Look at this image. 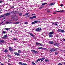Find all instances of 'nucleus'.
Instances as JSON below:
<instances>
[{
    "mask_svg": "<svg viewBox=\"0 0 65 65\" xmlns=\"http://www.w3.org/2000/svg\"><path fill=\"white\" fill-rule=\"evenodd\" d=\"M58 65H62V64H61V63H60L58 64Z\"/></svg>",
    "mask_w": 65,
    "mask_h": 65,
    "instance_id": "nucleus-52",
    "label": "nucleus"
},
{
    "mask_svg": "<svg viewBox=\"0 0 65 65\" xmlns=\"http://www.w3.org/2000/svg\"><path fill=\"white\" fill-rule=\"evenodd\" d=\"M55 55H57V54H58V53H56V52H55Z\"/></svg>",
    "mask_w": 65,
    "mask_h": 65,
    "instance_id": "nucleus-50",
    "label": "nucleus"
},
{
    "mask_svg": "<svg viewBox=\"0 0 65 65\" xmlns=\"http://www.w3.org/2000/svg\"><path fill=\"white\" fill-rule=\"evenodd\" d=\"M56 12H54L53 13V14H56Z\"/></svg>",
    "mask_w": 65,
    "mask_h": 65,
    "instance_id": "nucleus-60",
    "label": "nucleus"
},
{
    "mask_svg": "<svg viewBox=\"0 0 65 65\" xmlns=\"http://www.w3.org/2000/svg\"><path fill=\"white\" fill-rule=\"evenodd\" d=\"M30 16L31 15H28V17H30Z\"/></svg>",
    "mask_w": 65,
    "mask_h": 65,
    "instance_id": "nucleus-55",
    "label": "nucleus"
},
{
    "mask_svg": "<svg viewBox=\"0 0 65 65\" xmlns=\"http://www.w3.org/2000/svg\"><path fill=\"white\" fill-rule=\"evenodd\" d=\"M65 32V31L64 30H61V32L62 33H63Z\"/></svg>",
    "mask_w": 65,
    "mask_h": 65,
    "instance_id": "nucleus-30",
    "label": "nucleus"
},
{
    "mask_svg": "<svg viewBox=\"0 0 65 65\" xmlns=\"http://www.w3.org/2000/svg\"><path fill=\"white\" fill-rule=\"evenodd\" d=\"M29 13H26L25 14V15H28V14Z\"/></svg>",
    "mask_w": 65,
    "mask_h": 65,
    "instance_id": "nucleus-38",
    "label": "nucleus"
},
{
    "mask_svg": "<svg viewBox=\"0 0 65 65\" xmlns=\"http://www.w3.org/2000/svg\"><path fill=\"white\" fill-rule=\"evenodd\" d=\"M36 45H40V43H38V42H36Z\"/></svg>",
    "mask_w": 65,
    "mask_h": 65,
    "instance_id": "nucleus-20",
    "label": "nucleus"
},
{
    "mask_svg": "<svg viewBox=\"0 0 65 65\" xmlns=\"http://www.w3.org/2000/svg\"><path fill=\"white\" fill-rule=\"evenodd\" d=\"M42 48L43 49V50H45V51H46V50H47L46 48Z\"/></svg>",
    "mask_w": 65,
    "mask_h": 65,
    "instance_id": "nucleus-37",
    "label": "nucleus"
},
{
    "mask_svg": "<svg viewBox=\"0 0 65 65\" xmlns=\"http://www.w3.org/2000/svg\"><path fill=\"white\" fill-rule=\"evenodd\" d=\"M50 51L51 52H55V51H56V48H53L51 49Z\"/></svg>",
    "mask_w": 65,
    "mask_h": 65,
    "instance_id": "nucleus-2",
    "label": "nucleus"
},
{
    "mask_svg": "<svg viewBox=\"0 0 65 65\" xmlns=\"http://www.w3.org/2000/svg\"><path fill=\"white\" fill-rule=\"evenodd\" d=\"M41 59V62H42L43 61V60H44L45 59V58H40Z\"/></svg>",
    "mask_w": 65,
    "mask_h": 65,
    "instance_id": "nucleus-13",
    "label": "nucleus"
},
{
    "mask_svg": "<svg viewBox=\"0 0 65 65\" xmlns=\"http://www.w3.org/2000/svg\"><path fill=\"white\" fill-rule=\"evenodd\" d=\"M63 40H64V41H65V39H63Z\"/></svg>",
    "mask_w": 65,
    "mask_h": 65,
    "instance_id": "nucleus-62",
    "label": "nucleus"
},
{
    "mask_svg": "<svg viewBox=\"0 0 65 65\" xmlns=\"http://www.w3.org/2000/svg\"><path fill=\"white\" fill-rule=\"evenodd\" d=\"M64 11V10H61V11H56V12H63Z\"/></svg>",
    "mask_w": 65,
    "mask_h": 65,
    "instance_id": "nucleus-17",
    "label": "nucleus"
},
{
    "mask_svg": "<svg viewBox=\"0 0 65 65\" xmlns=\"http://www.w3.org/2000/svg\"><path fill=\"white\" fill-rule=\"evenodd\" d=\"M35 50H31V52H32V53H35Z\"/></svg>",
    "mask_w": 65,
    "mask_h": 65,
    "instance_id": "nucleus-26",
    "label": "nucleus"
},
{
    "mask_svg": "<svg viewBox=\"0 0 65 65\" xmlns=\"http://www.w3.org/2000/svg\"><path fill=\"white\" fill-rule=\"evenodd\" d=\"M13 40H17V39L16 38H13Z\"/></svg>",
    "mask_w": 65,
    "mask_h": 65,
    "instance_id": "nucleus-28",
    "label": "nucleus"
},
{
    "mask_svg": "<svg viewBox=\"0 0 65 65\" xmlns=\"http://www.w3.org/2000/svg\"><path fill=\"white\" fill-rule=\"evenodd\" d=\"M4 40H0V43L1 44H1V43H4Z\"/></svg>",
    "mask_w": 65,
    "mask_h": 65,
    "instance_id": "nucleus-10",
    "label": "nucleus"
},
{
    "mask_svg": "<svg viewBox=\"0 0 65 65\" xmlns=\"http://www.w3.org/2000/svg\"><path fill=\"white\" fill-rule=\"evenodd\" d=\"M27 23H28V22H25V23H24V24H27Z\"/></svg>",
    "mask_w": 65,
    "mask_h": 65,
    "instance_id": "nucleus-47",
    "label": "nucleus"
},
{
    "mask_svg": "<svg viewBox=\"0 0 65 65\" xmlns=\"http://www.w3.org/2000/svg\"><path fill=\"white\" fill-rule=\"evenodd\" d=\"M6 24H11V22H6Z\"/></svg>",
    "mask_w": 65,
    "mask_h": 65,
    "instance_id": "nucleus-27",
    "label": "nucleus"
},
{
    "mask_svg": "<svg viewBox=\"0 0 65 65\" xmlns=\"http://www.w3.org/2000/svg\"><path fill=\"white\" fill-rule=\"evenodd\" d=\"M3 23V22H2V23H0V25L1 24H2Z\"/></svg>",
    "mask_w": 65,
    "mask_h": 65,
    "instance_id": "nucleus-63",
    "label": "nucleus"
},
{
    "mask_svg": "<svg viewBox=\"0 0 65 65\" xmlns=\"http://www.w3.org/2000/svg\"><path fill=\"white\" fill-rule=\"evenodd\" d=\"M47 3H43L42 4V5H41V6H43V5H45V4H47Z\"/></svg>",
    "mask_w": 65,
    "mask_h": 65,
    "instance_id": "nucleus-15",
    "label": "nucleus"
},
{
    "mask_svg": "<svg viewBox=\"0 0 65 65\" xmlns=\"http://www.w3.org/2000/svg\"><path fill=\"white\" fill-rule=\"evenodd\" d=\"M54 31H52V32H49V34H54Z\"/></svg>",
    "mask_w": 65,
    "mask_h": 65,
    "instance_id": "nucleus-12",
    "label": "nucleus"
},
{
    "mask_svg": "<svg viewBox=\"0 0 65 65\" xmlns=\"http://www.w3.org/2000/svg\"><path fill=\"white\" fill-rule=\"evenodd\" d=\"M4 37H5V38H7V35H6L4 36Z\"/></svg>",
    "mask_w": 65,
    "mask_h": 65,
    "instance_id": "nucleus-35",
    "label": "nucleus"
},
{
    "mask_svg": "<svg viewBox=\"0 0 65 65\" xmlns=\"http://www.w3.org/2000/svg\"><path fill=\"white\" fill-rule=\"evenodd\" d=\"M35 14V13H34V14H32V15H34Z\"/></svg>",
    "mask_w": 65,
    "mask_h": 65,
    "instance_id": "nucleus-61",
    "label": "nucleus"
},
{
    "mask_svg": "<svg viewBox=\"0 0 65 65\" xmlns=\"http://www.w3.org/2000/svg\"><path fill=\"white\" fill-rule=\"evenodd\" d=\"M0 3H3V2L1 0H0Z\"/></svg>",
    "mask_w": 65,
    "mask_h": 65,
    "instance_id": "nucleus-43",
    "label": "nucleus"
},
{
    "mask_svg": "<svg viewBox=\"0 0 65 65\" xmlns=\"http://www.w3.org/2000/svg\"><path fill=\"white\" fill-rule=\"evenodd\" d=\"M1 17H3V15H2L1 16H0V18H1Z\"/></svg>",
    "mask_w": 65,
    "mask_h": 65,
    "instance_id": "nucleus-54",
    "label": "nucleus"
},
{
    "mask_svg": "<svg viewBox=\"0 0 65 65\" xmlns=\"http://www.w3.org/2000/svg\"><path fill=\"white\" fill-rule=\"evenodd\" d=\"M48 43H50V44H53V43H54V42L52 41H49Z\"/></svg>",
    "mask_w": 65,
    "mask_h": 65,
    "instance_id": "nucleus-11",
    "label": "nucleus"
},
{
    "mask_svg": "<svg viewBox=\"0 0 65 65\" xmlns=\"http://www.w3.org/2000/svg\"><path fill=\"white\" fill-rule=\"evenodd\" d=\"M3 52H5V53H7V52H8V50H4L3 51Z\"/></svg>",
    "mask_w": 65,
    "mask_h": 65,
    "instance_id": "nucleus-21",
    "label": "nucleus"
},
{
    "mask_svg": "<svg viewBox=\"0 0 65 65\" xmlns=\"http://www.w3.org/2000/svg\"><path fill=\"white\" fill-rule=\"evenodd\" d=\"M14 55H17V56H20V54H19L17 52L14 53Z\"/></svg>",
    "mask_w": 65,
    "mask_h": 65,
    "instance_id": "nucleus-5",
    "label": "nucleus"
},
{
    "mask_svg": "<svg viewBox=\"0 0 65 65\" xmlns=\"http://www.w3.org/2000/svg\"><path fill=\"white\" fill-rule=\"evenodd\" d=\"M47 10V12H51V11L48 10Z\"/></svg>",
    "mask_w": 65,
    "mask_h": 65,
    "instance_id": "nucleus-32",
    "label": "nucleus"
},
{
    "mask_svg": "<svg viewBox=\"0 0 65 65\" xmlns=\"http://www.w3.org/2000/svg\"><path fill=\"white\" fill-rule=\"evenodd\" d=\"M23 65H27L26 63H23Z\"/></svg>",
    "mask_w": 65,
    "mask_h": 65,
    "instance_id": "nucleus-46",
    "label": "nucleus"
},
{
    "mask_svg": "<svg viewBox=\"0 0 65 65\" xmlns=\"http://www.w3.org/2000/svg\"><path fill=\"white\" fill-rule=\"evenodd\" d=\"M35 54H38V52L37 51H35Z\"/></svg>",
    "mask_w": 65,
    "mask_h": 65,
    "instance_id": "nucleus-33",
    "label": "nucleus"
},
{
    "mask_svg": "<svg viewBox=\"0 0 65 65\" xmlns=\"http://www.w3.org/2000/svg\"><path fill=\"white\" fill-rule=\"evenodd\" d=\"M54 45H55L57 46H59V44L58 43H55L54 44Z\"/></svg>",
    "mask_w": 65,
    "mask_h": 65,
    "instance_id": "nucleus-14",
    "label": "nucleus"
},
{
    "mask_svg": "<svg viewBox=\"0 0 65 65\" xmlns=\"http://www.w3.org/2000/svg\"><path fill=\"white\" fill-rule=\"evenodd\" d=\"M42 7H40V8H39V9H41V8H42Z\"/></svg>",
    "mask_w": 65,
    "mask_h": 65,
    "instance_id": "nucleus-51",
    "label": "nucleus"
},
{
    "mask_svg": "<svg viewBox=\"0 0 65 65\" xmlns=\"http://www.w3.org/2000/svg\"><path fill=\"white\" fill-rule=\"evenodd\" d=\"M41 30V28H38L36 29V31H40Z\"/></svg>",
    "mask_w": 65,
    "mask_h": 65,
    "instance_id": "nucleus-4",
    "label": "nucleus"
},
{
    "mask_svg": "<svg viewBox=\"0 0 65 65\" xmlns=\"http://www.w3.org/2000/svg\"><path fill=\"white\" fill-rule=\"evenodd\" d=\"M4 15H6L7 16V15H10V13H6L5 14H4Z\"/></svg>",
    "mask_w": 65,
    "mask_h": 65,
    "instance_id": "nucleus-9",
    "label": "nucleus"
},
{
    "mask_svg": "<svg viewBox=\"0 0 65 65\" xmlns=\"http://www.w3.org/2000/svg\"><path fill=\"white\" fill-rule=\"evenodd\" d=\"M49 37H52L53 36V35H52L49 34Z\"/></svg>",
    "mask_w": 65,
    "mask_h": 65,
    "instance_id": "nucleus-31",
    "label": "nucleus"
},
{
    "mask_svg": "<svg viewBox=\"0 0 65 65\" xmlns=\"http://www.w3.org/2000/svg\"><path fill=\"white\" fill-rule=\"evenodd\" d=\"M40 45L41 46H43V45H42V44H40Z\"/></svg>",
    "mask_w": 65,
    "mask_h": 65,
    "instance_id": "nucleus-53",
    "label": "nucleus"
},
{
    "mask_svg": "<svg viewBox=\"0 0 65 65\" xmlns=\"http://www.w3.org/2000/svg\"><path fill=\"white\" fill-rule=\"evenodd\" d=\"M8 56L9 58H11V56L10 55H8Z\"/></svg>",
    "mask_w": 65,
    "mask_h": 65,
    "instance_id": "nucleus-41",
    "label": "nucleus"
},
{
    "mask_svg": "<svg viewBox=\"0 0 65 65\" xmlns=\"http://www.w3.org/2000/svg\"><path fill=\"white\" fill-rule=\"evenodd\" d=\"M45 62H47V61H48V60H47V59H46L45 60Z\"/></svg>",
    "mask_w": 65,
    "mask_h": 65,
    "instance_id": "nucleus-49",
    "label": "nucleus"
},
{
    "mask_svg": "<svg viewBox=\"0 0 65 65\" xmlns=\"http://www.w3.org/2000/svg\"><path fill=\"white\" fill-rule=\"evenodd\" d=\"M29 34H30L31 36H32V37H34V35H33L31 33H29Z\"/></svg>",
    "mask_w": 65,
    "mask_h": 65,
    "instance_id": "nucleus-22",
    "label": "nucleus"
},
{
    "mask_svg": "<svg viewBox=\"0 0 65 65\" xmlns=\"http://www.w3.org/2000/svg\"><path fill=\"white\" fill-rule=\"evenodd\" d=\"M41 60V59L40 58L39 59H38L37 60V61H36V63H37L38 61H40Z\"/></svg>",
    "mask_w": 65,
    "mask_h": 65,
    "instance_id": "nucleus-18",
    "label": "nucleus"
},
{
    "mask_svg": "<svg viewBox=\"0 0 65 65\" xmlns=\"http://www.w3.org/2000/svg\"><path fill=\"white\" fill-rule=\"evenodd\" d=\"M31 63L33 65H36V64H35L33 61H32L31 62Z\"/></svg>",
    "mask_w": 65,
    "mask_h": 65,
    "instance_id": "nucleus-19",
    "label": "nucleus"
},
{
    "mask_svg": "<svg viewBox=\"0 0 65 65\" xmlns=\"http://www.w3.org/2000/svg\"><path fill=\"white\" fill-rule=\"evenodd\" d=\"M34 24H35L34 22H32L31 23V25H33Z\"/></svg>",
    "mask_w": 65,
    "mask_h": 65,
    "instance_id": "nucleus-40",
    "label": "nucleus"
},
{
    "mask_svg": "<svg viewBox=\"0 0 65 65\" xmlns=\"http://www.w3.org/2000/svg\"><path fill=\"white\" fill-rule=\"evenodd\" d=\"M19 64H20L21 65H23V63L22 62H19Z\"/></svg>",
    "mask_w": 65,
    "mask_h": 65,
    "instance_id": "nucleus-23",
    "label": "nucleus"
},
{
    "mask_svg": "<svg viewBox=\"0 0 65 65\" xmlns=\"http://www.w3.org/2000/svg\"><path fill=\"white\" fill-rule=\"evenodd\" d=\"M38 48V49H42V48H43L42 47H38V48Z\"/></svg>",
    "mask_w": 65,
    "mask_h": 65,
    "instance_id": "nucleus-36",
    "label": "nucleus"
},
{
    "mask_svg": "<svg viewBox=\"0 0 65 65\" xmlns=\"http://www.w3.org/2000/svg\"><path fill=\"white\" fill-rule=\"evenodd\" d=\"M11 32H12V30H11Z\"/></svg>",
    "mask_w": 65,
    "mask_h": 65,
    "instance_id": "nucleus-64",
    "label": "nucleus"
},
{
    "mask_svg": "<svg viewBox=\"0 0 65 65\" xmlns=\"http://www.w3.org/2000/svg\"><path fill=\"white\" fill-rule=\"evenodd\" d=\"M59 50L60 51H62V50L61 49H60Z\"/></svg>",
    "mask_w": 65,
    "mask_h": 65,
    "instance_id": "nucleus-57",
    "label": "nucleus"
},
{
    "mask_svg": "<svg viewBox=\"0 0 65 65\" xmlns=\"http://www.w3.org/2000/svg\"><path fill=\"white\" fill-rule=\"evenodd\" d=\"M61 29H59L58 30V31L59 32H61Z\"/></svg>",
    "mask_w": 65,
    "mask_h": 65,
    "instance_id": "nucleus-29",
    "label": "nucleus"
},
{
    "mask_svg": "<svg viewBox=\"0 0 65 65\" xmlns=\"http://www.w3.org/2000/svg\"><path fill=\"white\" fill-rule=\"evenodd\" d=\"M55 3H53L50 4L49 5V6H52V5H55Z\"/></svg>",
    "mask_w": 65,
    "mask_h": 65,
    "instance_id": "nucleus-8",
    "label": "nucleus"
},
{
    "mask_svg": "<svg viewBox=\"0 0 65 65\" xmlns=\"http://www.w3.org/2000/svg\"><path fill=\"white\" fill-rule=\"evenodd\" d=\"M18 52L19 53H21V51H20L18 50Z\"/></svg>",
    "mask_w": 65,
    "mask_h": 65,
    "instance_id": "nucleus-39",
    "label": "nucleus"
},
{
    "mask_svg": "<svg viewBox=\"0 0 65 65\" xmlns=\"http://www.w3.org/2000/svg\"><path fill=\"white\" fill-rule=\"evenodd\" d=\"M5 30H7V31H8L9 30V28H5Z\"/></svg>",
    "mask_w": 65,
    "mask_h": 65,
    "instance_id": "nucleus-34",
    "label": "nucleus"
},
{
    "mask_svg": "<svg viewBox=\"0 0 65 65\" xmlns=\"http://www.w3.org/2000/svg\"><path fill=\"white\" fill-rule=\"evenodd\" d=\"M12 19L13 20H14L15 21H18V18L17 16H12Z\"/></svg>",
    "mask_w": 65,
    "mask_h": 65,
    "instance_id": "nucleus-1",
    "label": "nucleus"
},
{
    "mask_svg": "<svg viewBox=\"0 0 65 65\" xmlns=\"http://www.w3.org/2000/svg\"><path fill=\"white\" fill-rule=\"evenodd\" d=\"M19 23H20V22H17L15 23V24H19Z\"/></svg>",
    "mask_w": 65,
    "mask_h": 65,
    "instance_id": "nucleus-42",
    "label": "nucleus"
},
{
    "mask_svg": "<svg viewBox=\"0 0 65 65\" xmlns=\"http://www.w3.org/2000/svg\"><path fill=\"white\" fill-rule=\"evenodd\" d=\"M8 65H11V64H10L9 63H8Z\"/></svg>",
    "mask_w": 65,
    "mask_h": 65,
    "instance_id": "nucleus-58",
    "label": "nucleus"
},
{
    "mask_svg": "<svg viewBox=\"0 0 65 65\" xmlns=\"http://www.w3.org/2000/svg\"><path fill=\"white\" fill-rule=\"evenodd\" d=\"M40 22V21H35L34 23L35 24H36V23H39Z\"/></svg>",
    "mask_w": 65,
    "mask_h": 65,
    "instance_id": "nucleus-7",
    "label": "nucleus"
},
{
    "mask_svg": "<svg viewBox=\"0 0 65 65\" xmlns=\"http://www.w3.org/2000/svg\"><path fill=\"white\" fill-rule=\"evenodd\" d=\"M22 13H19V15L20 17H21V15H22Z\"/></svg>",
    "mask_w": 65,
    "mask_h": 65,
    "instance_id": "nucleus-24",
    "label": "nucleus"
},
{
    "mask_svg": "<svg viewBox=\"0 0 65 65\" xmlns=\"http://www.w3.org/2000/svg\"><path fill=\"white\" fill-rule=\"evenodd\" d=\"M2 38L3 39H5V38L4 37H4H2Z\"/></svg>",
    "mask_w": 65,
    "mask_h": 65,
    "instance_id": "nucleus-45",
    "label": "nucleus"
},
{
    "mask_svg": "<svg viewBox=\"0 0 65 65\" xmlns=\"http://www.w3.org/2000/svg\"><path fill=\"white\" fill-rule=\"evenodd\" d=\"M52 25H56L57 26H58V25L57 24V22H55V23H52Z\"/></svg>",
    "mask_w": 65,
    "mask_h": 65,
    "instance_id": "nucleus-3",
    "label": "nucleus"
},
{
    "mask_svg": "<svg viewBox=\"0 0 65 65\" xmlns=\"http://www.w3.org/2000/svg\"><path fill=\"white\" fill-rule=\"evenodd\" d=\"M35 50H31V52H32V53H35Z\"/></svg>",
    "mask_w": 65,
    "mask_h": 65,
    "instance_id": "nucleus-25",
    "label": "nucleus"
},
{
    "mask_svg": "<svg viewBox=\"0 0 65 65\" xmlns=\"http://www.w3.org/2000/svg\"><path fill=\"white\" fill-rule=\"evenodd\" d=\"M36 17L35 16H34L32 17H31L29 18V19H35Z\"/></svg>",
    "mask_w": 65,
    "mask_h": 65,
    "instance_id": "nucleus-6",
    "label": "nucleus"
},
{
    "mask_svg": "<svg viewBox=\"0 0 65 65\" xmlns=\"http://www.w3.org/2000/svg\"><path fill=\"white\" fill-rule=\"evenodd\" d=\"M61 51L62 53H63V52H64V51L63 50H62V51Z\"/></svg>",
    "mask_w": 65,
    "mask_h": 65,
    "instance_id": "nucleus-56",
    "label": "nucleus"
},
{
    "mask_svg": "<svg viewBox=\"0 0 65 65\" xmlns=\"http://www.w3.org/2000/svg\"><path fill=\"white\" fill-rule=\"evenodd\" d=\"M63 6V4H61L60 5V6H61V7H62V6Z\"/></svg>",
    "mask_w": 65,
    "mask_h": 65,
    "instance_id": "nucleus-48",
    "label": "nucleus"
},
{
    "mask_svg": "<svg viewBox=\"0 0 65 65\" xmlns=\"http://www.w3.org/2000/svg\"><path fill=\"white\" fill-rule=\"evenodd\" d=\"M3 32L4 34H5V33H6V32L4 31H3Z\"/></svg>",
    "mask_w": 65,
    "mask_h": 65,
    "instance_id": "nucleus-44",
    "label": "nucleus"
},
{
    "mask_svg": "<svg viewBox=\"0 0 65 65\" xmlns=\"http://www.w3.org/2000/svg\"><path fill=\"white\" fill-rule=\"evenodd\" d=\"M1 65H4V64H3V63H1Z\"/></svg>",
    "mask_w": 65,
    "mask_h": 65,
    "instance_id": "nucleus-59",
    "label": "nucleus"
},
{
    "mask_svg": "<svg viewBox=\"0 0 65 65\" xmlns=\"http://www.w3.org/2000/svg\"><path fill=\"white\" fill-rule=\"evenodd\" d=\"M9 49L10 51H12V50H13V49H12V48L10 47H9Z\"/></svg>",
    "mask_w": 65,
    "mask_h": 65,
    "instance_id": "nucleus-16",
    "label": "nucleus"
}]
</instances>
